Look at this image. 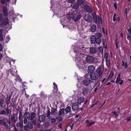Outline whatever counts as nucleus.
<instances>
[{"mask_svg": "<svg viewBox=\"0 0 131 131\" xmlns=\"http://www.w3.org/2000/svg\"><path fill=\"white\" fill-rule=\"evenodd\" d=\"M30 116V114L29 112H25L24 114L23 118H27L29 119V117Z\"/></svg>", "mask_w": 131, "mask_h": 131, "instance_id": "393cba45", "label": "nucleus"}, {"mask_svg": "<svg viewBox=\"0 0 131 131\" xmlns=\"http://www.w3.org/2000/svg\"><path fill=\"white\" fill-rule=\"evenodd\" d=\"M79 104L77 102L74 103L72 106V109L74 110H77L79 108Z\"/></svg>", "mask_w": 131, "mask_h": 131, "instance_id": "f8f14e48", "label": "nucleus"}, {"mask_svg": "<svg viewBox=\"0 0 131 131\" xmlns=\"http://www.w3.org/2000/svg\"><path fill=\"white\" fill-rule=\"evenodd\" d=\"M90 53L92 54H94L96 52V49L93 47H91L89 48Z\"/></svg>", "mask_w": 131, "mask_h": 131, "instance_id": "aec40b11", "label": "nucleus"}, {"mask_svg": "<svg viewBox=\"0 0 131 131\" xmlns=\"http://www.w3.org/2000/svg\"><path fill=\"white\" fill-rule=\"evenodd\" d=\"M104 72V68L102 66L99 67L96 70V72L99 75L100 77Z\"/></svg>", "mask_w": 131, "mask_h": 131, "instance_id": "20e7f679", "label": "nucleus"}, {"mask_svg": "<svg viewBox=\"0 0 131 131\" xmlns=\"http://www.w3.org/2000/svg\"><path fill=\"white\" fill-rule=\"evenodd\" d=\"M23 115L22 113L20 112L19 113V121H23V119L22 118Z\"/></svg>", "mask_w": 131, "mask_h": 131, "instance_id": "7c9ffc66", "label": "nucleus"}, {"mask_svg": "<svg viewBox=\"0 0 131 131\" xmlns=\"http://www.w3.org/2000/svg\"><path fill=\"white\" fill-rule=\"evenodd\" d=\"M75 0H68V2L70 3H72Z\"/></svg>", "mask_w": 131, "mask_h": 131, "instance_id": "338daca9", "label": "nucleus"}, {"mask_svg": "<svg viewBox=\"0 0 131 131\" xmlns=\"http://www.w3.org/2000/svg\"><path fill=\"white\" fill-rule=\"evenodd\" d=\"M90 77L91 80L95 81H96L98 78L100 77L98 74L95 72L90 73Z\"/></svg>", "mask_w": 131, "mask_h": 131, "instance_id": "7ed1b4c3", "label": "nucleus"}, {"mask_svg": "<svg viewBox=\"0 0 131 131\" xmlns=\"http://www.w3.org/2000/svg\"><path fill=\"white\" fill-rule=\"evenodd\" d=\"M95 42L97 44H100L101 42V39L100 38H96L95 40Z\"/></svg>", "mask_w": 131, "mask_h": 131, "instance_id": "473e14b6", "label": "nucleus"}, {"mask_svg": "<svg viewBox=\"0 0 131 131\" xmlns=\"http://www.w3.org/2000/svg\"><path fill=\"white\" fill-rule=\"evenodd\" d=\"M91 43V44H94L95 43V40H90Z\"/></svg>", "mask_w": 131, "mask_h": 131, "instance_id": "e2e57ef3", "label": "nucleus"}, {"mask_svg": "<svg viewBox=\"0 0 131 131\" xmlns=\"http://www.w3.org/2000/svg\"><path fill=\"white\" fill-rule=\"evenodd\" d=\"M77 103L79 104H81L84 101V98L82 96L78 97L77 99Z\"/></svg>", "mask_w": 131, "mask_h": 131, "instance_id": "2eb2a0df", "label": "nucleus"}, {"mask_svg": "<svg viewBox=\"0 0 131 131\" xmlns=\"http://www.w3.org/2000/svg\"><path fill=\"white\" fill-rule=\"evenodd\" d=\"M77 3L80 5H84L86 3V1L85 0H77Z\"/></svg>", "mask_w": 131, "mask_h": 131, "instance_id": "4be33fe9", "label": "nucleus"}, {"mask_svg": "<svg viewBox=\"0 0 131 131\" xmlns=\"http://www.w3.org/2000/svg\"><path fill=\"white\" fill-rule=\"evenodd\" d=\"M3 29H0V41H2L3 40V35L2 31Z\"/></svg>", "mask_w": 131, "mask_h": 131, "instance_id": "bb28decb", "label": "nucleus"}, {"mask_svg": "<svg viewBox=\"0 0 131 131\" xmlns=\"http://www.w3.org/2000/svg\"><path fill=\"white\" fill-rule=\"evenodd\" d=\"M73 13H69V14L67 16V18L69 20H71L72 19H73L74 15Z\"/></svg>", "mask_w": 131, "mask_h": 131, "instance_id": "b1692460", "label": "nucleus"}, {"mask_svg": "<svg viewBox=\"0 0 131 131\" xmlns=\"http://www.w3.org/2000/svg\"><path fill=\"white\" fill-rule=\"evenodd\" d=\"M30 121H31V122H29V123H31V124H32L33 126V125H34L36 124L37 121L35 119H32V120Z\"/></svg>", "mask_w": 131, "mask_h": 131, "instance_id": "c756f323", "label": "nucleus"}, {"mask_svg": "<svg viewBox=\"0 0 131 131\" xmlns=\"http://www.w3.org/2000/svg\"><path fill=\"white\" fill-rule=\"evenodd\" d=\"M106 65L107 66L109 67L110 66V63L109 60H106Z\"/></svg>", "mask_w": 131, "mask_h": 131, "instance_id": "a18cd8bd", "label": "nucleus"}, {"mask_svg": "<svg viewBox=\"0 0 131 131\" xmlns=\"http://www.w3.org/2000/svg\"><path fill=\"white\" fill-rule=\"evenodd\" d=\"M121 80V78H117L116 83H118Z\"/></svg>", "mask_w": 131, "mask_h": 131, "instance_id": "680f3d73", "label": "nucleus"}, {"mask_svg": "<svg viewBox=\"0 0 131 131\" xmlns=\"http://www.w3.org/2000/svg\"><path fill=\"white\" fill-rule=\"evenodd\" d=\"M79 5L77 3H74L73 4H72L71 6L72 7L73 9L77 10L79 7Z\"/></svg>", "mask_w": 131, "mask_h": 131, "instance_id": "dca6fc26", "label": "nucleus"}, {"mask_svg": "<svg viewBox=\"0 0 131 131\" xmlns=\"http://www.w3.org/2000/svg\"><path fill=\"white\" fill-rule=\"evenodd\" d=\"M96 38V37L95 35H93L90 38L91 40H95Z\"/></svg>", "mask_w": 131, "mask_h": 131, "instance_id": "49530a36", "label": "nucleus"}, {"mask_svg": "<svg viewBox=\"0 0 131 131\" xmlns=\"http://www.w3.org/2000/svg\"><path fill=\"white\" fill-rule=\"evenodd\" d=\"M46 118V117L44 115L39 116V122H44L45 121Z\"/></svg>", "mask_w": 131, "mask_h": 131, "instance_id": "a211bd4d", "label": "nucleus"}, {"mask_svg": "<svg viewBox=\"0 0 131 131\" xmlns=\"http://www.w3.org/2000/svg\"><path fill=\"white\" fill-rule=\"evenodd\" d=\"M56 119L58 122L61 121L62 120V117H61L60 116L56 117Z\"/></svg>", "mask_w": 131, "mask_h": 131, "instance_id": "f704fd0d", "label": "nucleus"}, {"mask_svg": "<svg viewBox=\"0 0 131 131\" xmlns=\"http://www.w3.org/2000/svg\"><path fill=\"white\" fill-rule=\"evenodd\" d=\"M24 129L25 131H28L29 129H32L33 128V126L31 123L28 122L24 126Z\"/></svg>", "mask_w": 131, "mask_h": 131, "instance_id": "423d86ee", "label": "nucleus"}, {"mask_svg": "<svg viewBox=\"0 0 131 131\" xmlns=\"http://www.w3.org/2000/svg\"><path fill=\"white\" fill-rule=\"evenodd\" d=\"M50 112L49 110H48L47 111V116L48 117H49H49L50 116Z\"/></svg>", "mask_w": 131, "mask_h": 131, "instance_id": "603ef678", "label": "nucleus"}, {"mask_svg": "<svg viewBox=\"0 0 131 131\" xmlns=\"http://www.w3.org/2000/svg\"><path fill=\"white\" fill-rule=\"evenodd\" d=\"M64 108H62L58 112L59 116H61L64 113Z\"/></svg>", "mask_w": 131, "mask_h": 131, "instance_id": "cd10ccee", "label": "nucleus"}, {"mask_svg": "<svg viewBox=\"0 0 131 131\" xmlns=\"http://www.w3.org/2000/svg\"><path fill=\"white\" fill-rule=\"evenodd\" d=\"M4 109H5L6 111V115H8V114L9 113V110L8 109V105H7V107L6 108H4Z\"/></svg>", "mask_w": 131, "mask_h": 131, "instance_id": "ea45409f", "label": "nucleus"}, {"mask_svg": "<svg viewBox=\"0 0 131 131\" xmlns=\"http://www.w3.org/2000/svg\"><path fill=\"white\" fill-rule=\"evenodd\" d=\"M97 27L94 24H93L91 26L90 28V30L92 32H95L96 30Z\"/></svg>", "mask_w": 131, "mask_h": 131, "instance_id": "6ab92c4d", "label": "nucleus"}, {"mask_svg": "<svg viewBox=\"0 0 131 131\" xmlns=\"http://www.w3.org/2000/svg\"><path fill=\"white\" fill-rule=\"evenodd\" d=\"M127 30L129 33V34L131 35V28H129V29H127Z\"/></svg>", "mask_w": 131, "mask_h": 131, "instance_id": "13d9d810", "label": "nucleus"}, {"mask_svg": "<svg viewBox=\"0 0 131 131\" xmlns=\"http://www.w3.org/2000/svg\"><path fill=\"white\" fill-rule=\"evenodd\" d=\"M94 59L91 56H87L86 58L85 61L89 63H91L94 61Z\"/></svg>", "mask_w": 131, "mask_h": 131, "instance_id": "1a4fd4ad", "label": "nucleus"}, {"mask_svg": "<svg viewBox=\"0 0 131 131\" xmlns=\"http://www.w3.org/2000/svg\"><path fill=\"white\" fill-rule=\"evenodd\" d=\"M84 20L88 23H91L92 20V17L89 14H85L84 16Z\"/></svg>", "mask_w": 131, "mask_h": 131, "instance_id": "f03ea898", "label": "nucleus"}, {"mask_svg": "<svg viewBox=\"0 0 131 131\" xmlns=\"http://www.w3.org/2000/svg\"><path fill=\"white\" fill-rule=\"evenodd\" d=\"M84 77L85 79H90L89 78V75L88 74H86L85 75Z\"/></svg>", "mask_w": 131, "mask_h": 131, "instance_id": "5fc2aeb1", "label": "nucleus"}, {"mask_svg": "<svg viewBox=\"0 0 131 131\" xmlns=\"http://www.w3.org/2000/svg\"><path fill=\"white\" fill-rule=\"evenodd\" d=\"M95 122L94 121H92L91 122V123H90L88 125V126H90L93 125L95 124Z\"/></svg>", "mask_w": 131, "mask_h": 131, "instance_id": "bf43d9fd", "label": "nucleus"}, {"mask_svg": "<svg viewBox=\"0 0 131 131\" xmlns=\"http://www.w3.org/2000/svg\"><path fill=\"white\" fill-rule=\"evenodd\" d=\"M74 125V123H71L70 124V128L71 129L73 127Z\"/></svg>", "mask_w": 131, "mask_h": 131, "instance_id": "052dcab7", "label": "nucleus"}, {"mask_svg": "<svg viewBox=\"0 0 131 131\" xmlns=\"http://www.w3.org/2000/svg\"><path fill=\"white\" fill-rule=\"evenodd\" d=\"M126 119L127 120V121H131V116L129 118L127 117L126 118Z\"/></svg>", "mask_w": 131, "mask_h": 131, "instance_id": "774afa93", "label": "nucleus"}, {"mask_svg": "<svg viewBox=\"0 0 131 131\" xmlns=\"http://www.w3.org/2000/svg\"><path fill=\"white\" fill-rule=\"evenodd\" d=\"M11 74H12L13 75H15V74L14 71H13V70L12 69H10L9 70Z\"/></svg>", "mask_w": 131, "mask_h": 131, "instance_id": "8fccbe9b", "label": "nucleus"}, {"mask_svg": "<svg viewBox=\"0 0 131 131\" xmlns=\"http://www.w3.org/2000/svg\"><path fill=\"white\" fill-rule=\"evenodd\" d=\"M99 50L102 54L103 53V48L102 46L99 47L98 48Z\"/></svg>", "mask_w": 131, "mask_h": 131, "instance_id": "4c0bfd02", "label": "nucleus"}, {"mask_svg": "<svg viewBox=\"0 0 131 131\" xmlns=\"http://www.w3.org/2000/svg\"><path fill=\"white\" fill-rule=\"evenodd\" d=\"M16 126L18 128L20 127L21 129H22L23 127V121H19V122L16 123Z\"/></svg>", "mask_w": 131, "mask_h": 131, "instance_id": "f3484780", "label": "nucleus"}, {"mask_svg": "<svg viewBox=\"0 0 131 131\" xmlns=\"http://www.w3.org/2000/svg\"><path fill=\"white\" fill-rule=\"evenodd\" d=\"M36 114L34 112H32L30 114V116L29 117V119L30 120H32V119H34V118L35 117Z\"/></svg>", "mask_w": 131, "mask_h": 131, "instance_id": "412c9836", "label": "nucleus"}, {"mask_svg": "<svg viewBox=\"0 0 131 131\" xmlns=\"http://www.w3.org/2000/svg\"><path fill=\"white\" fill-rule=\"evenodd\" d=\"M89 91V89L88 88L83 87L81 92L82 94L85 95L88 93Z\"/></svg>", "mask_w": 131, "mask_h": 131, "instance_id": "6e6552de", "label": "nucleus"}, {"mask_svg": "<svg viewBox=\"0 0 131 131\" xmlns=\"http://www.w3.org/2000/svg\"><path fill=\"white\" fill-rule=\"evenodd\" d=\"M84 9L88 12L91 13L93 10L92 8L89 6L85 5L84 6Z\"/></svg>", "mask_w": 131, "mask_h": 131, "instance_id": "9b49d317", "label": "nucleus"}, {"mask_svg": "<svg viewBox=\"0 0 131 131\" xmlns=\"http://www.w3.org/2000/svg\"><path fill=\"white\" fill-rule=\"evenodd\" d=\"M53 85H54V89L55 90H58L57 88V85H56L55 82L53 83Z\"/></svg>", "mask_w": 131, "mask_h": 131, "instance_id": "de8ad7c7", "label": "nucleus"}, {"mask_svg": "<svg viewBox=\"0 0 131 131\" xmlns=\"http://www.w3.org/2000/svg\"><path fill=\"white\" fill-rule=\"evenodd\" d=\"M49 125V123L48 122H46L44 125V126L45 128H47Z\"/></svg>", "mask_w": 131, "mask_h": 131, "instance_id": "c03bdc74", "label": "nucleus"}, {"mask_svg": "<svg viewBox=\"0 0 131 131\" xmlns=\"http://www.w3.org/2000/svg\"><path fill=\"white\" fill-rule=\"evenodd\" d=\"M8 120L6 118H4L2 119H0V125H3L5 127H7Z\"/></svg>", "mask_w": 131, "mask_h": 131, "instance_id": "39448f33", "label": "nucleus"}, {"mask_svg": "<svg viewBox=\"0 0 131 131\" xmlns=\"http://www.w3.org/2000/svg\"><path fill=\"white\" fill-rule=\"evenodd\" d=\"M97 17H98L97 21H98L99 23L101 24H102V19L99 16L97 15Z\"/></svg>", "mask_w": 131, "mask_h": 131, "instance_id": "e433bc0d", "label": "nucleus"}, {"mask_svg": "<svg viewBox=\"0 0 131 131\" xmlns=\"http://www.w3.org/2000/svg\"><path fill=\"white\" fill-rule=\"evenodd\" d=\"M16 78L17 80L19 81H21V79H20V78L19 75H17L16 76Z\"/></svg>", "mask_w": 131, "mask_h": 131, "instance_id": "4d7b16f0", "label": "nucleus"}, {"mask_svg": "<svg viewBox=\"0 0 131 131\" xmlns=\"http://www.w3.org/2000/svg\"><path fill=\"white\" fill-rule=\"evenodd\" d=\"M93 19L94 20V21L95 23H97V19L98 17H97V15L95 16L94 17H93Z\"/></svg>", "mask_w": 131, "mask_h": 131, "instance_id": "37998d69", "label": "nucleus"}, {"mask_svg": "<svg viewBox=\"0 0 131 131\" xmlns=\"http://www.w3.org/2000/svg\"><path fill=\"white\" fill-rule=\"evenodd\" d=\"M3 12L4 15L5 17H6L8 15V13L7 11V9L6 7L4 6L3 7Z\"/></svg>", "mask_w": 131, "mask_h": 131, "instance_id": "5701e85b", "label": "nucleus"}, {"mask_svg": "<svg viewBox=\"0 0 131 131\" xmlns=\"http://www.w3.org/2000/svg\"><path fill=\"white\" fill-rule=\"evenodd\" d=\"M92 82L90 79H85L83 81V83L85 86H88L89 84Z\"/></svg>", "mask_w": 131, "mask_h": 131, "instance_id": "9d476101", "label": "nucleus"}, {"mask_svg": "<svg viewBox=\"0 0 131 131\" xmlns=\"http://www.w3.org/2000/svg\"><path fill=\"white\" fill-rule=\"evenodd\" d=\"M4 99L3 98H0V106H3V105L4 102Z\"/></svg>", "mask_w": 131, "mask_h": 131, "instance_id": "72a5a7b5", "label": "nucleus"}, {"mask_svg": "<svg viewBox=\"0 0 131 131\" xmlns=\"http://www.w3.org/2000/svg\"><path fill=\"white\" fill-rule=\"evenodd\" d=\"M71 110V107L68 106L65 109V111L66 113H68L70 112Z\"/></svg>", "mask_w": 131, "mask_h": 131, "instance_id": "c85d7f7f", "label": "nucleus"}, {"mask_svg": "<svg viewBox=\"0 0 131 131\" xmlns=\"http://www.w3.org/2000/svg\"><path fill=\"white\" fill-rule=\"evenodd\" d=\"M3 49V46L2 44L1 43H0V51H2Z\"/></svg>", "mask_w": 131, "mask_h": 131, "instance_id": "69168bd1", "label": "nucleus"}, {"mask_svg": "<svg viewBox=\"0 0 131 131\" xmlns=\"http://www.w3.org/2000/svg\"><path fill=\"white\" fill-rule=\"evenodd\" d=\"M82 16V13L80 12L74 14L73 20L75 22H77L79 21Z\"/></svg>", "mask_w": 131, "mask_h": 131, "instance_id": "f257e3e1", "label": "nucleus"}, {"mask_svg": "<svg viewBox=\"0 0 131 131\" xmlns=\"http://www.w3.org/2000/svg\"><path fill=\"white\" fill-rule=\"evenodd\" d=\"M96 36L97 37V38H100L102 37V35L101 33L99 32L97 34Z\"/></svg>", "mask_w": 131, "mask_h": 131, "instance_id": "a19ab883", "label": "nucleus"}, {"mask_svg": "<svg viewBox=\"0 0 131 131\" xmlns=\"http://www.w3.org/2000/svg\"><path fill=\"white\" fill-rule=\"evenodd\" d=\"M116 14L115 13L114 14V16L113 18V20L114 21H115L116 20Z\"/></svg>", "mask_w": 131, "mask_h": 131, "instance_id": "6e6d98bb", "label": "nucleus"}, {"mask_svg": "<svg viewBox=\"0 0 131 131\" xmlns=\"http://www.w3.org/2000/svg\"><path fill=\"white\" fill-rule=\"evenodd\" d=\"M56 109L55 108H52L51 110V114L53 115L55 113H56Z\"/></svg>", "mask_w": 131, "mask_h": 131, "instance_id": "c9c22d12", "label": "nucleus"}, {"mask_svg": "<svg viewBox=\"0 0 131 131\" xmlns=\"http://www.w3.org/2000/svg\"><path fill=\"white\" fill-rule=\"evenodd\" d=\"M104 57L105 59H107L108 58V54L107 53H105L104 56Z\"/></svg>", "mask_w": 131, "mask_h": 131, "instance_id": "3c124183", "label": "nucleus"}, {"mask_svg": "<svg viewBox=\"0 0 131 131\" xmlns=\"http://www.w3.org/2000/svg\"><path fill=\"white\" fill-rule=\"evenodd\" d=\"M41 96L42 97L46 98L47 97V96L46 95L44 94V93L42 92H41L40 93Z\"/></svg>", "mask_w": 131, "mask_h": 131, "instance_id": "58836bf2", "label": "nucleus"}, {"mask_svg": "<svg viewBox=\"0 0 131 131\" xmlns=\"http://www.w3.org/2000/svg\"><path fill=\"white\" fill-rule=\"evenodd\" d=\"M18 119H15V117L14 116H12L11 117V121L12 122V123L13 124L15 123L17 121Z\"/></svg>", "mask_w": 131, "mask_h": 131, "instance_id": "a878e982", "label": "nucleus"}, {"mask_svg": "<svg viewBox=\"0 0 131 131\" xmlns=\"http://www.w3.org/2000/svg\"><path fill=\"white\" fill-rule=\"evenodd\" d=\"M8 19L7 18L4 19L2 21L1 24V26L3 27L4 25H7L8 23Z\"/></svg>", "mask_w": 131, "mask_h": 131, "instance_id": "4468645a", "label": "nucleus"}, {"mask_svg": "<svg viewBox=\"0 0 131 131\" xmlns=\"http://www.w3.org/2000/svg\"><path fill=\"white\" fill-rule=\"evenodd\" d=\"M24 124H26L27 123V118H24Z\"/></svg>", "mask_w": 131, "mask_h": 131, "instance_id": "864d4df0", "label": "nucleus"}, {"mask_svg": "<svg viewBox=\"0 0 131 131\" xmlns=\"http://www.w3.org/2000/svg\"><path fill=\"white\" fill-rule=\"evenodd\" d=\"M11 97L10 95L9 96H7V100L6 102V103L8 105L9 104L10 102V99H11Z\"/></svg>", "mask_w": 131, "mask_h": 131, "instance_id": "2f4dec72", "label": "nucleus"}, {"mask_svg": "<svg viewBox=\"0 0 131 131\" xmlns=\"http://www.w3.org/2000/svg\"><path fill=\"white\" fill-rule=\"evenodd\" d=\"M66 18H65L64 16L60 17L61 23L63 26L66 24L67 23V20H66Z\"/></svg>", "mask_w": 131, "mask_h": 131, "instance_id": "ddd939ff", "label": "nucleus"}, {"mask_svg": "<svg viewBox=\"0 0 131 131\" xmlns=\"http://www.w3.org/2000/svg\"><path fill=\"white\" fill-rule=\"evenodd\" d=\"M95 69V66L93 65H90L88 67L87 71L88 73H91L94 72Z\"/></svg>", "mask_w": 131, "mask_h": 131, "instance_id": "0eeeda50", "label": "nucleus"}, {"mask_svg": "<svg viewBox=\"0 0 131 131\" xmlns=\"http://www.w3.org/2000/svg\"><path fill=\"white\" fill-rule=\"evenodd\" d=\"M51 123H55L56 122V119L55 118H51Z\"/></svg>", "mask_w": 131, "mask_h": 131, "instance_id": "09e8293b", "label": "nucleus"}, {"mask_svg": "<svg viewBox=\"0 0 131 131\" xmlns=\"http://www.w3.org/2000/svg\"><path fill=\"white\" fill-rule=\"evenodd\" d=\"M3 15L2 13L0 14V22L1 21L2 19Z\"/></svg>", "mask_w": 131, "mask_h": 131, "instance_id": "0e129e2a", "label": "nucleus"}, {"mask_svg": "<svg viewBox=\"0 0 131 131\" xmlns=\"http://www.w3.org/2000/svg\"><path fill=\"white\" fill-rule=\"evenodd\" d=\"M6 111L5 110H3L2 111H1L0 112V115H6Z\"/></svg>", "mask_w": 131, "mask_h": 131, "instance_id": "79ce46f5", "label": "nucleus"}]
</instances>
